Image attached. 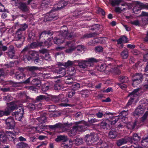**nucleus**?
I'll use <instances>...</instances> for the list:
<instances>
[{
  "mask_svg": "<svg viewBox=\"0 0 148 148\" xmlns=\"http://www.w3.org/2000/svg\"><path fill=\"white\" fill-rule=\"evenodd\" d=\"M28 54V56L27 55H23V60L24 61H25L26 59L28 61L32 60L39 55L38 52L34 51H29Z\"/></svg>",
  "mask_w": 148,
  "mask_h": 148,
  "instance_id": "3",
  "label": "nucleus"
},
{
  "mask_svg": "<svg viewBox=\"0 0 148 148\" xmlns=\"http://www.w3.org/2000/svg\"><path fill=\"white\" fill-rule=\"evenodd\" d=\"M119 80L122 83H127L129 82V79L128 77L126 76H120Z\"/></svg>",
  "mask_w": 148,
  "mask_h": 148,
  "instance_id": "30",
  "label": "nucleus"
},
{
  "mask_svg": "<svg viewBox=\"0 0 148 148\" xmlns=\"http://www.w3.org/2000/svg\"><path fill=\"white\" fill-rule=\"evenodd\" d=\"M73 82V79L71 77L67 78L65 81L66 83L68 84H72Z\"/></svg>",
  "mask_w": 148,
  "mask_h": 148,
  "instance_id": "51",
  "label": "nucleus"
},
{
  "mask_svg": "<svg viewBox=\"0 0 148 148\" xmlns=\"http://www.w3.org/2000/svg\"><path fill=\"white\" fill-rule=\"evenodd\" d=\"M139 90V88L135 89L132 92L129 94L128 96L130 97V99L126 105L127 106H128L131 104L132 102L134 99V97H136L137 96L138 94L137 93L138 92Z\"/></svg>",
  "mask_w": 148,
  "mask_h": 148,
  "instance_id": "7",
  "label": "nucleus"
},
{
  "mask_svg": "<svg viewBox=\"0 0 148 148\" xmlns=\"http://www.w3.org/2000/svg\"><path fill=\"white\" fill-rule=\"evenodd\" d=\"M49 88V86L48 83H45L42 85V90L43 91H46Z\"/></svg>",
  "mask_w": 148,
  "mask_h": 148,
  "instance_id": "39",
  "label": "nucleus"
},
{
  "mask_svg": "<svg viewBox=\"0 0 148 148\" xmlns=\"http://www.w3.org/2000/svg\"><path fill=\"white\" fill-rule=\"evenodd\" d=\"M53 34V32H51L50 31H45L40 34L39 38H42L45 39L48 38L49 36L52 35Z\"/></svg>",
  "mask_w": 148,
  "mask_h": 148,
  "instance_id": "11",
  "label": "nucleus"
},
{
  "mask_svg": "<svg viewBox=\"0 0 148 148\" xmlns=\"http://www.w3.org/2000/svg\"><path fill=\"white\" fill-rule=\"evenodd\" d=\"M6 134L10 140L14 141L15 137V135L14 133L11 132L7 131L6 132Z\"/></svg>",
  "mask_w": 148,
  "mask_h": 148,
  "instance_id": "23",
  "label": "nucleus"
},
{
  "mask_svg": "<svg viewBox=\"0 0 148 148\" xmlns=\"http://www.w3.org/2000/svg\"><path fill=\"white\" fill-rule=\"evenodd\" d=\"M36 130L38 132H40L44 130V127L40 125H38L36 127Z\"/></svg>",
  "mask_w": 148,
  "mask_h": 148,
  "instance_id": "45",
  "label": "nucleus"
},
{
  "mask_svg": "<svg viewBox=\"0 0 148 148\" xmlns=\"http://www.w3.org/2000/svg\"><path fill=\"white\" fill-rule=\"evenodd\" d=\"M109 137L110 138H114L117 136V132L114 129H112L109 133Z\"/></svg>",
  "mask_w": 148,
  "mask_h": 148,
  "instance_id": "21",
  "label": "nucleus"
},
{
  "mask_svg": "<svg viewBox=\"0 0 148 148\" xmlns=\"http://www.w3.org/2000/svg\"><path fill=\"white\" fill-rule=\"evenodd\" d=\"M144 79L145 82L144 85V88L145 89H148V75H145L144 76Z\"/></svg>",
  "mask_w": 148,
  "mask_h": 148,
  "instance_id": "36",
  "label": "nucleus"
},
{
  "mask_svg": "<svg viewBox=\"0 0 148 148\" xmlns=\"http://www.w3.org/2000/svg\"><path fill=\"white\" fill-rule=\"evenodd\" d=\"M128 142L132 143V138L131 137L125 136L117 141L116 144L118 146H120Z\"/></svg>",
  "mask_w": 148,
  "mask_h": 148,
  "instance_id": "5",
  "label": "nucleus"
},
{
  "mask_svg": "<svg viewBox=\"0 0 148 148\" xmlns=\"http://www.w3.org/2000/svg\"><path fill=\"white\" fill-rule=\"evenodd\" d=\"M136 6L134 8V9L135 10L137 7L139 8L137 11L140 10L142 8H146L148 9V4H144L143 3H141L139 1H136Z\"/></svg>",
  "mask_w": 148,
  "mask_h": 148,
  "instance_id": "13",
  "label": "nucleus"
},
{
  "mask_svg": "<svg viewBox=\"0 0 148 148\" xmlns=\"http://www.w3.org/2000/svg\"><path fill=\"white\" fill-rule=\"evenodd\" d=\"M36 105L32 103H30L28 105V108L30 111H33L35 109Z\"/></svg>",
  "mask_w": 148,
  "mask_h": 148,
  "instance_id": "46",
  "label": "nucleus"
},
{
  "mask_svg": "<svg viewBox=\"0 0 148 148\" xmlns=\"http://www.w3.org/2000/svg\"><path fill=\"white\" fill-rule=\"evenodd\" d=\"M83 126L82 125H76L73 127V129L70 131L71 136H74L76 133L77 131L79 129H82Z\"/></svg>",
  "mask_w": 148,
  "mask_h": 148,
  "instance_id": "15",
  "label": "nucleus"
},
{
  "mask_svg": "<svg viewBox=\"0 0 148 148\" xmlns=\"http://www.w3.org/2000/svg\"><path fill=\"white\" fill-rule=\"evenodd\" d=\"M7 127L8 129H12L15 126V123L14 119L12 117H9L5 120Z\"/></svg>",
  "mask_w": 148,
  "mask_h": 148,
  "instance_id": "6",
  "label": "nucleus"
},
{
  "mask_svg": "<svg viewBox=\"0 0 148 148\" xmlns=\"http://www.w3.org/2000/svg\"><path fill=\"white\" fill-rule=\"evenodd\" d=\"M78 66L80 68L85 69L89 67L88 63L87 60H82L78 62Z\"/></svg>",
  "mask_w": 148,
  "mask_h": 148,
  "instance_id": "17",
  "label": "nucleus"
},
{
  "mask_svg": "<svg viewBox=\"0 0 148 148\" xmlns=\"http://www.w3.org/2000/svg\"><path fill=\"white\" fill-rule=\"evenodd\" d=\"M7 47L6 46L3 45L1 41H0V51L2 49V50L3 51H5L7 49Z\"/></svg>",
  "mask_w": 148,
  "mask_h": 148,
  "instance_id": "48",
  "label": "nucleus"
},
{
  "mask_svg": "<svg viewBox=\"0 0 148 148\" xmlns=\"http://www.w3.org/2000/svg\"><path fill=\"white\" fill-rule=\"evenodd\" d=\"M148 115V111H147L145 113L144 115L141 118V121L142 122H144L146 119Z\"/></svg>",
  "mask_w": 148,
  "mask_h": 148,
  "instance_id": "59",
  "label": "nucleus"
},
{
  "mask_svg": "<svg viewBox=\"0 0 148 148\" xmlns=\"http://www.w3.org/2000/svg\"><path fill=\"white\" fill-rule=\"evenodd\" d=\"M54 11L51 10L49 14L52 20H56L59 17L58 14L54 13Z\"/></svg>",
  "mask_w": 148,
  "mask_h": 148,
  "instance_id": "25",
  "label": "nucleus"
},
{
  "mask_svg": "<svg viewBox=\"0 0 148 148\" xmlns=\"http://www.w3.org/2000/svg\"><path fill=\"white\" fill-rule=\"evenodd\" d=\"M145 108H143L141 105H140L135 111V114L136 115H138L139 114H143Z\"/></svg>",
  "mask_w": 148,
  "mask_h": 148,
  "instance_id": "19",
  "label": "nucleus"
},
{
  "mask_svg": "<svg viewBox=\"0 0 148 148\" xmlns=\"http://www.w3.org/2000/svg\"><path fill=\"white\" fill-rule=\"evenodd\" d=\"M35 34L34 33L31 32L29 33L28 37L30 39H33L35 38Z\"/></svg>",
  "mask_w": 148,
  "mask_h": 148,
  "instance_id": "55",
  "label": "nucleus"
},
{
  "mask_svg": "<svg viewBox=\"0 0 148 148\" xmlns=\"http://www.w3.org/2000/svg\"><path fill=\"white\" fill-rule=\"evenodd\" d=\"M59 74H61L60 76L61 77L64 76L66 74L65 69L64 68H60L58 71Z\"/></svg>",
  "mask_w": 148,
  "mask_h": 148,
  "instance_id": "37",
  "label": "nucleus"
},
{
  "mask_svg": "<svg viewBox=\"0 0 148 148\" xmlns=\"http://www.w3.org/2000/svg\"><path fill=\"white\" fill-rule=\"evenodd\" d=\"M58 5V6H57V5H56V4L55 5V6L57 8H56L55 9V10H60V9H61L62 8H63L62 5H61V2L59 3Z\"/></svg>",
  "mask_w": 148,
  "mask_h": 148,
  "instance_id": "58",
  "label": "nucleus"
},
{
  "mask_svg": "<svg viewBox=\"0 0 148 148\" xmlns=\"http://www.w3.org/2000/svg\"><path fill=\"white\" fill-rule=\"evenodd\" d=\"M56 58H60L62 56H64V54L61 53L57 52L55 55Z\"/></svg>",
  "mask_w": 148,
  "mask_h": 148,
  "instance_id": "64",
  "label": "nucleus"
},
{
  "mask_svg": "<svg viewBox=\"0 0 148 148\" xmlns=\"http://www.w3.org/2000/svg\"><path fill=\"white\" fill-rule=\"evenodd\" d=\"M40 69V68L38 67L35 66H29L27 68V70L31 72L37 70H39Z\"/></svg>",
  "mask_w": 148,
  "mask_h": 148,
  "instance_id": "33",
  "label": "nucleus"
},
{
  "mask_svg": "<svg viewBox=\"0 0 148 148\" xmlns=\"http://www.w3.org/2000/svg\"><path fill=\"white\" fill-rule=\"evenodd\" d=\"M96 135L94 134H90L86 135L85 137L86 142H90L92 143L95 141V136Z\"/></svg>",
  "mask_w": 148,
  "mask_h": 148,
  "instance_id": "14",
  "label": "nucleus"
},
{
  "mask_svg": "<svg viewBox=\"0 0 148 148\" xmlns=\"http://www.w3.org/2000/svg\"><path fill=\"white\" fill-rule=\"evenodd\" d=\"M74 89L75 90H78L80 88V85L79 83H76L73 85Z\"/></svg>",
  "mask_w": 148,
  "mask_h": 148,
  "instance_id": "61",
  "label": "nucleus"
},
{
  "mask_svg": "<svg viewBox=\"0 0 148 148\" xmlns=\"http://www.w3.org/2000/svg\"><path fill=\"white\" fill-rule=\"evenodd\" d=\"M52 19L51 18L50 15L49 14L48 15H47L45 16L44 21L45 22H46L47 21H52Z\"/></svg>",
  "mask_w": 148,
  "mask_h": 148,
  "instance_id": "56",
  "label": "nucleus"
},
{
  "mask_svg": "<svg viewBox=\"0 0 148 148\" xmlns=\"http://www.w3.org/2000/svg\"><path fill=\"white\" fill-rule=\"evenodd\" d=\"M15 52V51H8L6 53L10 58H12L14 56Z\"/></svg>",
  "mask_w": 148,
  "mask_h": 148,
  "instance_id": "52",
  "label": "nucleus"
},
{
  "mask_svg": "<svg viewBox=\"0 0 148 148\" xmlns=\"http://www.w3.org/2000/svg\"><path fill=\"white\" fill-rule=\"evenodd\" d=\"M132 79L135 80H142L143 78V75L141 73H136L132 75Z\"/></svg>",
  "mask_w": 148,
  "mask_h": 148,
  "instance_id": "26",
  "label": "nucleus"
},
{
  "mask_svg": "<svg viewBox=\"0 0 148 148\" xmlns=\"http://www.w3.org/2000/svg\"><path fill=\"white\" fill-rule=\"evenodd\" d=\"M121 55L123 59L127 58L128 56V52L127 49L123 50L121 53Z\"/></svg>",
  "mask_w": 148,
  "mask_h": 148,
  "instance_id": "29",
  "label": "nucleus"
},
{
  "mask_svg": "<svg viewBox=\"0 0 148 148\" xmlns=\"http://www.w3.org/2000/svg\"><path fill=\"white\" fill-rule=\"evenodd\" d=\"M19 110V111H17L14 113V114L16 119L18 121H20L23 116L24 109L21 107H20Z\"/></svg>",
  "mask_w": 148,
  "mask_h": 148,
  "instance_id": "9",
  "label": "nucleus"
},
{
  "mask_svg": "<svg viewBox=\"0 0 148 148\" xmlns=\"http://www.w3.org/2000/svg\"><path fill=\"white\" fill-rule=\"evenodd\" d=\"M64 38H62L59 36L58 37H55L53 39V42L55 44L57 45L60 44L64 41Z\"/></svg>",
  "mask_w": 148,
  "mask_h": 148,
  "instance_id": "20",
  "label": "nucleus"
},
{
  "mask_svg": "<svg viewBox=\"0 0 148 148\" xmlns=\"http://www.w3.org/2000/svg\"><path fill=\"white\" fill-rule=\"evenodd\" d=\"M75 49H76V51L78 52H80L82 51V50L85 51L86 50V48L85 46L82 45H79L77 46L76 47H75Z\"/></svg>",
  "mask_w": 148,
  "mask_h": 148,
  "instance_id": "32",
  "label": "nucleus"
},
{
  "mask_svg": "<svg viewBox=\"0 0 148 148\" xmlns=\"http://www.w3.org/2000/svg\"><path fill=\"white\" fill-rule=\"evenodd\" d=\"M33 83L36 86L38 87H40L41 85V82L40 80L37 78L34 79L32 81Z\"/></svg>",
  "mask_w": 148,
  "mask_h": 148,
  "instance_id": "31",
  "label": "nucleus"
},
{
  "mask_svg": "<svg viewBox=\"0 0 148 148\" xmlns=\"http://www.w3.org/2000/svg\"><path fill=\"white\" fill-rule=\"evenodd\" d=\"M112 122L111 121L106 119L102 121L100 123V127L104 129L108 130L111 128Z\"/></svg>",
  "mask_w": 148,
  "mask_h": 148,
  "instance_id": "8",
  "label": "nucleus"
},
{
  "mask_svg": "<svg viewBox=\"0 0 148 148\" xmlns=\"http://www.w3.org/2000/svg\"><path fill=\"white\" fill-rule=\"evenodd\" d=\"M32 60L36 64L37 63L40 62L41 61V60H40L39 58V55H38L36 57Z\"/></svg>",
  "mask_w": 148,
  "mask_h": 148,
  "instance_id": "54",
  "label": "nucleus"
},
{
  "mask_svg": "<svg viewBox=\"0 0 148 148\" xmlns=\"http://www.w3.org/2000/svg\"><path fill=\"white\" fill-rule=\"evenodd\" d=\"M62 88V86L59 83L55 84L54 86V88L56 90H60Z\"/></svg>",
  "mask_w": 148,
  "mask_h": 148,
  "instance_id": "47",
  "label": "nucleus"
},
{
  "mask_svg": "<svg viewBox=\"0 0 148 148\" xmlns=\"http://www.w3.org/2000/svg\"><path fill=\"white\" fill-rule=\"evenodd\" d=\"M142 145L145 147H148V137L146 138L142 142Z\"/></svg>",
  "mask_w": 148,
  "mask_h": 148,
  "instance_id": "44",
  "label": "nucleus"
},
{
  "mask_svg": "<svg viewBox=\"0 0 148 148\" xmlns=\"http://www.w3.org/2000/svg\"><path fill=\"white\" fill-rule=\"evenodd\" d=\"M72 125V124L68 123H58L54 125H51L49 126V128L56 129L59 128L62 130L63 132L67 131L70 127Z\"/></svg>",
  "mask_w": 148,
  "mask_h": 148,
  "instance_id": "2",
  "label": "nucleus"
},
{
  "mask_svg": "<svg viewBox=\"0 0 148 148\" xmlns=\"http://www.w3.org/2000/svg\"><path fill=\"white\" fill-rule=\"evenodd\" d=\"M68 140L67 137L64 135H60L58 136L55 139V141L56 142H60L62 141L63 142H66Z\"/></svg>",
  "mask_w": 148,
  "mask_h": 148,
  "instance_id": "22",
  "label": "nucleus"
},
{
  "mask_svg": "<svg viewBox=\"0 0 148 148\" xmlns=\"http://www.w3.org/2000/svg\"><path fill=\"white\" fill-rule=\"evenodd\" d=\"M98 35V34L97 33L95 32H94L86 34L84 36L85 37L89 38L95 37Z\"/></svg>",
  "mask_w": 148,
  "mask_h": 148,
  "instance_id": "41",
  "label": "nucleus"
},
{
  "mask_svg": "<svg viewBox=\"0 0 148 148\" xmlns=\"http://www.w3.org/2000/svg\"><path fill=\"white\" fill-rule=\"evenodd\" d=\"M103 49L101 46H99L95 47V50L96 51L100 52L102 51Z\"/></svg>",
  "mask_w": 148,
  "mask_h": 148,
  "instance_id": "53",
  "label": "nucleus"
},
{
  "mask_svg": "<svg viewBox=\"0 0 148 148\" xmlns=\"http://www.w3.org/2000/svg\"><path fill=\"white\" fill-rule=\"evenodd\" d=\"M128 114V113L126 111L123 110L119 114L120 116H122V117H125Z\"/></svg>",
  "mask_w": 148,
  "mask_h": 148,
  "instance_id": "57",
  "label": "nucleus"
},
{
  "mask_svg": "<svg viewBox=\"0 0 148 148\" xmlns=\"http://www.w3.org/2000/svg\"><path fill=\"white\" fill-rule=\"evenodd\" d=\"M107 66L105 64H99L97 66L96 68L100 71H104L106 69Z\"/></svg>",
  "mask_w": 148,
  "mask_h": 148,
  "instance_id": "24",
  "label": "nucleus"
},
{
  "mask_svg": "<svg viewBox=\"0 0 148 148\" xmlns=\"http://www.w3.org/2000/svg\"><path fill=\"white\" fill-rule=\"evenodd\" d=\"M7 10L5 9V7L0 2V12H5Z\"/></svg>",
  "mask_w": 148,
  "mask_h": 148,
  "instance_id": "60",
  "label": "nucleus"
},
{
  "mask_svg": "<svg viewBox=\"0 0 148 148\" xmlns=\"http://www.w3.org/2000/svg\"><path fill=\"white\" fill-rule=\"evenodd\" d=\"M136 121H135L134 122L130 123L127 125V127L128 129H133L136 126Z\"/></svg>",
  "mask_w": 148,
  "mask_h": 148,
  "instance_id": "34",
  "label": "nucleus"
},
{
  "mask_svg": "<svg viewBox=\"0 0 148 148\" xmlns=\"http://www.w3.org/2000/svg\"><path fill=\"white\" fill-rule=\"evenodd\" d=\"M20 27V28L16 32L15 36L16 40L15 44L18 47H20L25 40V37L24 36V34L23 32L25 31L26 29L27 28V25L25 24H23L21 25Z\"/></svg>",
  "mask_w": 148,
  "mask_h": 148,
  "instance_id": "1",
  "label": "nucleus"
},
{
  "mask_svg": "<svg viewBox=\"0 0 148 148\" xmlns=\"http://www.w3.org/2000/svg\"><path fill=\"white\" fill-rule=\"evenodd\" d=\"M76 36L77 35L76 34L74 33L73 32H71L70 33L68 32V34H67L65 38L68 40H71Z\"/></svg>",
  "mask_w": 148,
  "mask_h": 148,
  "instance_id": "27",
  "label": "nucleus"
},
{
  "mask_svg": "<svg viewBox=\"0 0 148 148\" xmlns=\"http://www.w3.org/2000/svg\"><path fill=\"white\" fill-rule=\"evenodd\" d=\"M45 113L41 114L40 116L37 119V120L41 123H44L47 121V119Z\"/></svg>",
  "mask_w": 148,
  "mask_h": 148,
  "instance_id": "18",
  "label": "nucleus"
},
{
  "mask_svg": "<svg viewBox=\"0 0 148 148\" xmlns=\"http://www.w3.org/2000/svg\"><path fill=\"white\" fill-rule=\"evenodd\" d=\"M15 5L23 12H27L29 10V7L27 3L21 1L15 2Z\"/></svg>",
  "mask_w": 148,
  "mask_h": 148,
  "instance_id": "4",
  "label": "nucleus"
},
{
  "mask_svg": "<svg viewBox=\"0 0 148 148\" xmlns=\"http://www.w3.org/2000/svg\"><path fill=\"white\" fill-rule=\"evenodd\" d=\"M45 95H40L37 96L36 98V100L38 101H40L42 100H44Z\"/></svg>",
  "mask_w": 148,
  "mask_h": 148,
  "instance_id": "50",
  "label": "nucleus"
},
{
  "mask_svg": "<svg viewBox=\"0 0 148 148\" xmlns=\"http://www.w3.org/2000/svg\"><path fill=\"white\" fill-rule=\"evenodd\" d=\"M50 0H43L41 5V8H46L51 5Z\"/></svg>",
  "mask_w": 148,
  "mask_h": 148,
  "instance_id": "16",
  "label": "nucleus"
},
{
  "mask_svg": "<svg viewBox=\"0 0 148 148\" xmlns=\"http://www.w3.org/2000/svg\"><path fill=\"white\" fill-rule=\"evenodd\" d=\"M10 106H8L6 109L5 110L6 112H5V113L8 115H9L10 112L12 111L13 110L17 108V106L16 104H14L13 102L10 103Z\"/></svg>",
  "mask_w": 148,
  "mask_h": 148,
  "instance_id": "12",
  "label": "nucleus"
},
{
  "mask_svg": "<svg viewBox=\"0 0 148 148\" xmlns=\"http://www.w3.org/2000/svg\"><path fill=\"white\" fill-rule=\"evenodd\" d=\"M133 54L136 56H139L140 54V52L138 51L135 50L132 51Z\"/></svg>",
  "mask_w": 148,
  "mask_h": 148,
  "instance_id": "63",
  "label": "nucleus"
},
{
  "mask_svg": "<svg viewBox=\"0 0 148 148\" xmlns=\"http://www.w3.org/2000/svg\"><path fill=\"white\" fill-rule=\"evenodd\" d=\"M17 146L18 148H24L27 146V144L24 142H21L18 143Z\"/></svg>",
  "mask_w": 148,
  "mask_h": 148,
  "instance_id": "40",
  "label": "nucleus"
},
{
  "mask_svg": "<svg viewBox=\"0 0 148 148\" xmlns=\"http://www.w3.org/2000/svg\"><path fill=\"white\" fill-rule=\"evenodd\" d=\"M16 78L18 80L23 79L25 78V74L22 73L19 74H16Z\"/></svg>",
  "mask_w": 148,
  "mask_h": 148,
  "instance_id": "35",
  "label": "nucleus"
},
{
  "mask_svg": "<svg viewBox=\"0 0 148 148\" xmlns=\"http://www.w3.org/2000/svg\"><path fill=\"white\" fill-rule=\"evenodd\" d=\"M5 136V134L3 132H0V140L3 142H5L6 141Z\"/></svg>",
  "mask_w": 148,
  "mask_h": 148,
  "instance_id": "42",
  "label": "nucleus"
},
{
  "mask_svg": "<svg viewBox=\"0 0 148 148\" xmlns=\"http://www.w3.org/2000/svg\"><path fill=\"white\" fill-rule=\"evenodd\" d=\"M73 64V63L72 62L69 60L66 62L64 64V66L66 67V68L67 67H68L71 66Z\"/></svg>",
  "mask_w": 148,
  "mask_h": 148,
  "instance_id": "49",
  "label": "nucleus"
},
{
  "mask_svg": "<svg viewBox=\"0 0 148 148\" xmlns=\"http://www.w3.org/2000/svg\"><path fill=\"white\" fill-rule=\"evenodd\" d=\"M122 1V0H113L112 1L111 3L112 6H114L115 5H118Z\"/></svg>",
  "mask_w": 148,
  "mask_h": 148,
  "instance_id": "43",
  "label": "nucleus"
},
{
  "mask_svg": "<svg viewBox=\"0 0 148 148\" xmlns=\"http://www.w3.org/2000/svg\"><path fill=\"white\" fill-rule=\"evenodd\" d=\"M97 120L95 118L88 119V121L90 124H92L97 122Z\"/></svg>",
  "mask_w": 148,
  "mask_h": 148,
  "instance_id": "62",
  "label": "nucleus"
},
{
  "mask_svg": "<svg viewBox=\"0 0 148 148\" xmlns=\"http://www.w3.org/2000/svg\"><path fill=\"white\" fill-rule=\"evenodd\" d=\"M132 140H134V141H138L140 140V137L137 134H134L132 137ZM133 141H132V142Z\"/></svg>",
  "mask_w": 148,
  "mask_h": 148,
  "instance_id": "38",
  "label": "nucleus"
},
{
  "mask_svg": "<svg viewBox=\"0 0 148 148\" xmlns=\"http://www.w3.org/2000/svg\"><path fill=\"white\" fill-rule=\"evenodd\" d=\"M87 61L88 63L89 67H90L92 65L91 63L97 62H98V60L94 58H91L88 59Z\"/></svg>",
  "mask_w": 148,
  "mask_h": 148,
  "instance_id": "28",
  "label": "nucleus"
},
{
  "mask_svg": "<svg viewBox=\"0 0 148 148\" xmlns=\"http://www.w3.org/2000/svg\"><path fill=\"white\" fill-rule=\"evenodd\" d=\"M61 29L59 36H60L62 38H64V40L67 34H68V28L66 26L64 25L61 27Z\"/></svg>",
  "mask_w": 148,
  "mask_h": 148,
  "instance_id": "10",
  "label": "nucleus"
}]
</instances>
